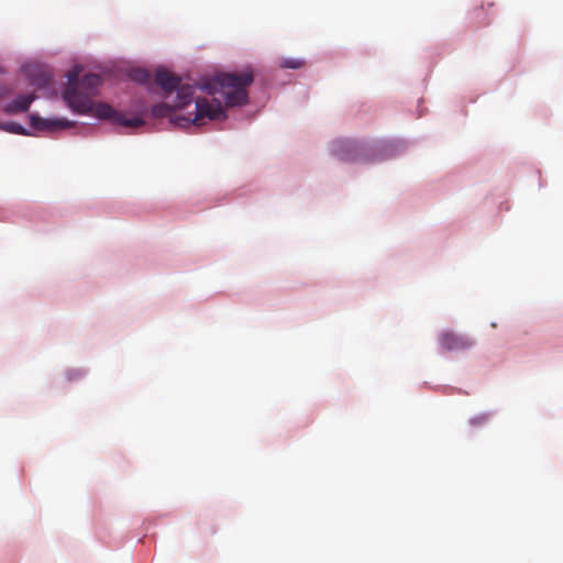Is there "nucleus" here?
<instances>
[{
    "instance_id": "1",
    "label": "nucleus",
    "mask_w": 563,
    "mask_h": 563,
    "mask_svg": "<svg viewBox=\"0 0 563 563\" xmlns=\"http://www.w3.org/2000/svg\"><path fill=\"white\" fill-rule=\"evenodd\" d=\"M155 82L159 86L164 95L168 97L174 91L177 92V101L170 106L168 103H158L152 108L154 118H170L179 126L202 125L206 120H223L227 118L225 110L217 98H197L195 111L188 117L173 118L175 109H183L191 103L195 93V87L189 84H181V78L165 68H157L155 71Z\"/></svg>"
},
{
    "instance_id": "2",
    "label": "nucleus",
    "mask_w": 563,
    "mask_h": 563,
    "mask_svg": "<svg viewBox=\"0 0 563 563\" xmlns=\"http://www.w3.org/2000/svg\"><path fill=\"white\" fill-rule=\"evenodd\" d=\"M101 82L102 78L100 75L87 74L81 80H78V71H70L68 74V86L64 92V98L68 106L78 113L92 114L99 119H107L126 128H139L143 125L144 120L140 117L128 119L108 103H95L92 101Z\"/></svg>"
},
{
    "instance_id": "3",
    "label": "nucleus",
    "mask_w": 563,
    "mask_h": 563,
    "mask_svg": "<svg viewBox=\"0 0 563 563\" xmlns=\"http://www.w3.org/2000/svg\"><path fill=\"white\" fill-rule=\"evenodd\" d=\"M253 82L252 70L241 74L220 73L206 80L201 89L213 95L221 93L227 107L244 106L249 101L246 88Z\"/></svg>"
},
{
    "instance_id": "4",
    "label": "nucleus",
    "mask_w": 563,
    "mask_h": 563,
    "mask_svg": "<svg viewBox=\"0 0 563 563\" xmlns=\"http://www.w3.org/2000/svg\"><path fill=\"white\" fill-rule=\"evenodd\" d=\"M385 145H371L353 140H335L331 152L341 162L372 163L382 156Z\"/></svg>"
},
{
    "instance_id": "5",
    "label": "nucleus",
    "mask_w": 563,
    "mask_h": 563,
    "mask_svg": "<svg viewBox=\"0 0 563 563\" xmlns=\"http://www.w3.org/2000/svg\"><path fill=\"white\" fill-rule=\"evenodd\" d=\"M439 343L445 351H465L474 345V342L462 334H457L452 331L442 332L439 335Z\"/></svg>"
},
{
    "instance_id": "6",
    "label": "nucleus",
    "mask_w": 563,
    "mask_h": 563,
    "mask_svg": "<svg viewBox=\"0 0 563 563\" xmlns=\"http://www.w3.org/2000/svg\"><path fill=\"white\" fill-rule=\"evenodd\" d=\"M31 126L38 131H56L60 129H65L69 126L68 122L65 120H53L45 119L40 117L38 114L30 115Z\"/></svg>"
},
{
    "instance_id": "7",
    "label": "nucleus",
    "mask_w": 563,
    "mask_h": 563,
    "mask_svg": "<svg viewBox=\"0 0 563 563\" xmlns=\"http://www.w3.org/2000/svg\"><path fill=\"white\" fill-rule=\"evenodd\" d=\"M34 99V93L19 95L14 100L4 107V111L9 114L25 112L29 110Z\"/></svg>"
},
{
    "instance_id": "8",
    "label": "nucleus",
    "mask_w": 563,
    "mask_h": 563,
    "mask_svg": "<svg viewBox=\"0 0 563 563\" xmlns=\"http://www.w3.org/2000/svg\"><path fill=\"white\" fill-rule=\"evenodd\" d=\"M130 77L136 82L145 84L151 79V74L143 68H135L131 70Z\"/></svg>"
},
{
    "instance_id": "9",
    "label": "nucleus",
    "mask_w": 563,
    "mask_h": 563,
    "mask_svg": "<svg viewBox=\"0 0 563 563\" xmlns=\"http://www.w3.org/2000/svg\"><path fill=\"white\" fill-rule=\"evenodd\" d=\"M1 129L10 133L26 134L24 128L15 122L3 123L1 124Z\"/></svg>"
},
{
    "instance_id": "10",
    "label": "nucleus",
    "mask_w": 563,
    "mask_h": 563,
    "mask_svg": "<svg viewBox=\"0 0 563 563\" xmlns=\"http://www.w3.org/2000/svg\"><path fill=\"white\" fill-rule=\"evenodd\" d=\"M305 65V62L297 58H285L280 63V66L283 68H289V69H298L301 68Z\"/></svg>"
},
{
    "instance_id": "11",
    "label": "nucleus",
    "mask_w": 563,
    "mask_h": 563,
    "mask_svg": "<svg viewBox=\"0 0 563 563\" xmlns=\"http://www.w3.org/2000/svg\"><path fill=\"white\" fill-rule=\"evenodd\" d=\"M33 82L38 87H46L51 84V77L46 73H41Z\"/></svg>"
}]
</instances>
